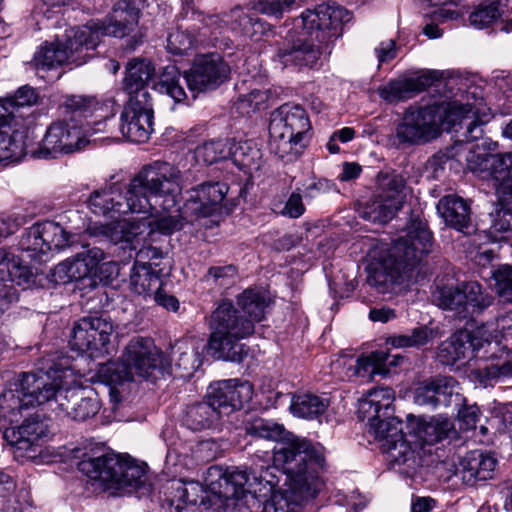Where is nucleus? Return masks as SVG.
<instances>
[{"mask_svg": "<svg viewBox=\"0 0 512 512\" xmlns=\"http://www.w3.org/2000/svg\"><path fill=\"white\" fill-rule=\"evenodd\" d=\"M153 103L127 102L120 116V131L129 141L146 142L153 131Z\"/></svg>", "mask_w": 512, "mask_h": 512, "instance_id": "obj_22", "label": "nucleus"}, {"mask_svg": "<svg viewBox=\"0 0 512 512\" xmlns=\"http://www.w3.org/2000/svg\"><path fill=\"white\" fill-rule=\"evenodd\" d=\"M296 0H259L253 4V9L276 18H281L285 11L290 10Z\"/></svg>", "mask_w": 512, "mask_h": 512, "instance_id": "obj_64", "label": "nucleus"}, {"mask_svg": "<svg viewBox=\"0 0 512 512\" xmlns=\"http://www.w3.org/2000/svg\"><path fill=\"white\" fill-rule=\"evenodd\" d=\"M181 78H183V74L176 66H167L154 89L161 94L168 95L175 103H185L188 96L181 84Z\"/></svg>", "mask_w": 512, "mask_h": 512, "instance_id": "obj_49", "label": "nucleus"}, {"mask_svg": "<svg viewBox=\"0 0 512 512\" xmlns=\"http://www.w3.org/2000/svg\"><path fill=\"white\" fill-rule=\"evenodd\" d=\"M122 457L114 452L85 457L78 463V468L91 480L100 482L105 489H111L118 470L121 469Z\"/></svg>", "mask_w": 512, "mask_h": 512, "instance_id": "obj_27", "label": "nucleus"}, {"mask_svg": "<svg viewBox=\"0 0 512 512\" xmlns=\"http://www.w3.org/2000/svg\"><path fill=\"white\" fill-rule=\"evenodd\" d=\"M253 386L249 381L241 379H226L211 383L205 399H208L220 416L243 408L253 396Z\"/></svg>", "mask_w": 512, "mask_h": 512, "instance_id": "obj_20", "label": "nucleus"}, {"mask_svg": "<svg viewBox=\"0 0 512 512\" xmlns=\"http://www.w3.org/2000/svg\"><path fill=\"white\" fill-rule=\"evenodd\" d=\"M436 208L448 227L464 234L470 233L473 228L471 208L465 199L456 194L445 195L438 201Z\"/></svg>", "mask_w": 512, "mask_h": 512, "instance_id": "obj_28", "label": "nucleus"}, {"mask_svg": "<svg viewBox=\"0 0 512 512\" xmlns=\"http://www.w3.org/2000/svg\"><path fill=\"white\" fill-rule=\"evenodd\" d=\"M408 119L416 121L428 138H434L441 131L459 134L461 141L473 142L483 136V126L491 118L490 113L471 103L442 102L425 107L407 109Z\"/></svg>", "mask_w": 512, "mask_h": 512, "instance_id": "obj_5", "label": "nucleus"}, {"mask_svg": "<svg viewBox=\"0 0 512 512\" xmlns=\"http://www.w3.org/2000/svg\"><path fill=\"white\" fill-rule=\"evenodd\" d=\"M104 251L99 247L88 248L76 254L75 264L78 278L87 276L91 271L95 270L98 264L104 260Z\"/></svg>", "mask_w": 512, "mask_h": 512, "instance_id": "obj_57", "label": "nucleus"}, {"mask_svg": "<svg viewBox=\"0 0 512 512\" xmlns=\"http://www.w3.org/2000/svg\"><path fill=\"white\" fill-rule=\"evenodd\" d=\"M312 135L311 121L302 106L285 103L272 113L269 149L280 159H297L308 147Z\"/></svg>", "mask_w": 512, "mask_h": 512, "instance_id": "obj_7", "label": "nucleus"}, {"mask_svg": "<svg viewBox=\"0 0 512 512\" xmlns=\"http://www.w3.org/2000/svg\"><path fill=\"white\" fill-rule=\"evenodd\" d=\"M229 191L224 182L208 181L191 188L188 191L182 216L185 219L209 217L221 210L222 202Z\"/></svg>", "mask_w": 512, "mask_h": 512, "instance_id": "obj_19", "label": "nucleus"}, {"mask_svg": "<svg viewBox=\"0 0 512 512\" xmlns=\"http://www.w3.org/2000/svg\"><path fill=\"white\" fill-rule=\"evenodd\" d=\"M171 373L175 377L190 378L201 366L199 353L188 345H176L171 352Z\"/></svg>", "mask_w": 512, "mask_h": 512, "instance_id": "obj_42", "label": "nucleus"}, {"mask_svg": "<svg viewBox=\"0 0 512 512\" xmlns=\"http://www.w3.org/2000/svg\"><path fill=\"white\" fill-rule=\"evenodd\" d=\"M82 127L71 125L65 120L51 123L43 139L31 152L35 159H55L61 154H70L85 143Z\"/></svg>", "mask_w": 512, "mask_h": 512, "instance_id": "obj_18", "label": "nucleus"}, {"mask_svg": "<svg viewBox=\"0 0 512 512\" xmlns=\"http://www.w3.org/2000/svg\"><path fill=\"white\" fill-rule=\"evenodd\" d=\"M283 470L280 471L278 465H263V464H254L251 467V476L253 485L262 486L264 489H267V492L270 493V499L267 501H271L272 497L275 493L278 492H288L293 490V486L291 482H287V488L279 487L280 478L283 476Z\"/></svg>", "mask_w": 512, "mask_h": 512, "instance_id": "obj_44", "label": "nucleus"}, {"mask_svg": "<svg viewBox=\"0 0 512 512\" xmlns=\"http://www.w3.org/2000/svg\"><path fill=\"white\" fill-rule=\"evenodd\" d=\"M155 75L156 69L152 61L143 58L128 61L123 78V91L128 97L127 102L152 103L149 85Z\"/></svg>", "mask_w": 512, "mask_h": 512, "instance_id": "obj_23", "label": "nucleus"}, {"mask_svg": "<svg viewBox=\"0 0 512 512\" xmlns=\"http://www.w3.org/2000/svg\"><path fill=\"white\" fill-rule=\"evenodd\" d=\"M409 433H413L421 444L434 445L455 433L454 424L448 418L442 415L431 417L429 420L424 418L411 419L408 424Z\"/></svg>", "mask_w": 512, "mask_h": 512, "instance_id": "obj_30", "label": "nucleus"}, {"mask_svg": "<svg viewBox=\"0 0 512 512\" xmlns=\"http://www.w3.org/2000/svg\"><path fill=\"white\" fill-rule=\"evenodd\" d=\"M10 259L8 271L5 275V281H9L18 286L28 285L33 278L31 268L28 265L23 264L22 260L14 254Z\"/></svg>", "mask_w": 512, "mask_h": 512, "instance_id": "obj_61", "label": "nucleus"}, {"mask_svg": "<svg viewBox=\"0 0 512 512\" xmlns=\"http://www.w3.org/2000/svg\"><path fill=\"white\" fill-rule=\"evenodd\" d=\"M48 371L38 370L22 373L13 387L5 388L0 394V421L18 423L23 411L35 406H44L53 396Z\"/></svg>", "mask_w": 512, "mask_h": 512, "instance_id": "obj_9", "label": "nucleus"}, {"mask_svg": "<svg viewBox=\"0 0 512 512\" xmlns=\"http://www.w3.org/2000/svg\"><path fill=\"white\" fill-rule=\"evenodd\" d=\"M171 490L170 504L176 512H181L188 505L203 503L205 489L198 481H173Z\"/></svg>", "mask_w": 512, "mask_h": 512, "instance_id": "obj_41", "label": "nucleus"}, {"mask_svg": "<svg viewBox=\"0 0 512 512\" xmlns=\"http://www.w3.org/2000/svg\"><path fill=\"white\" fill-rule=\"evenodd\" d=\"M230 31L235 35L253 38L264 29L263 23L253 14L246 12L241 7H235L229 11L228 19Z\"/></svg>", "mask_w": 512, "mask_h": 512, "instance_id": "obj_47", "label": "nucleus"}, {"mask_svg": "<svg viewBox=\"0 0 512 512\" xmlns=\"http://www.w3.org/2000/svg\"><path fill=\"white\" fill-rule=\"evenodd\" d=\"M175 30L168 33L167 51L176 56L188 54L196 44V32L201 31V26L193 21H183Z\"/></svg>", "mask_w": 512, "mask_h": 512, "instance_id": "obj_39", "label": "nucleus"}, {"mask_svg": "<svg viewBox=\"0 0 512 512\" xmlns=\"http://www.w3.org/2000/svg\"><path fill=\"white\" fill-rule=\"evenodd\" d=\"M416 121L408 119V111L406 110L403 122L397 126L396 137L401 144H416L420 141L428 140L424 130L418 126Z\"/></svg>", "mask_w": 512, "mask_h": 512, "instance_id": "obj_60", "label": "nucleus"}, {"mask_svg": "<svg viewBox=\"0 0 512 512\" xmlns=\"http://www.w3.org/2000/svg\"><path fill=\"white\" fill-rule=\"evenodd\" d=\"M432 83L433 79L429 75L394 79L379 87L378 93L387 103H396L416 96L430 87Z\"/></svg>", "mask_w": 512, "mask_h": 512, "instance_id": "obj_31", "label": "nucleus"}, {"mask_svg": "<svg viewBox=\"0 0 512 512\" xmlns=\"http://www.w3.org/2000/svg\"><path fill=\"white\" fill-rule=\"evenodd\" d=\"M502 14L500 0H486L470 13L469 22L476 29H484L494 24Z\"/></svg>", "mask_w": 512, "mask_h": 512, "instance_id": "obj_51", "label": "nucleus"}, {"mask_svg": "<svg viewBox=\"0 0 512 512\" xmlns=\"http://www.w3.org/2000/svg\"><path fill=\"white\" fill-rule=\"evenodd\" d=\"M164 357L156 351L151 338L131 339L122 355V362L103 365L99 374L109 385L133 381L134 375L145 380H155L164 372Z\"/></svg>", "mask_w": 512, "mask_h": 512, "instance_id": "obj_8", "label": "nucleus"}, {"mask_svg": "<svg viewBox=\"0 0 512 512\" xmlns=\"http://www.w3.org/2000/svg\"><path fill=\"white\" fill-rule=\"evenodd\" d=\"M437 376L430 377L418 383L414 390V402L419 406H428L433 409L438 407L437 403Z\"/></svg>", "mask_w": 512, "mask_h": 512, "instance_id": "obj_59", "label": "nucleus"}, {"mask_svg": "<svg viewBox=\"0 0 512 512\" xmlns=\"http://www.w3.org/2000/svg\"><path fill=\"white\" fill-rule=\"evenodd\" d=\"M378 192L361 209L360 216L373 223L389 222L402 208L406 194L405 178L395 172H379Z\"/></svg>", "mask_w": 512, "mask_h": 512, "instance_id": "obj_13", "label": "nucleus"}, {"mask_svg": "<svg viewBox=\"0 0 512 512\" xmlns=\"http://www.w3.org/2000/svg\"><path fill=\"white\" fill-rule=\"evenodd\" d=\"M237 305L245 318H249L255 326V323L263 320L268 302L261 291L249 288L237 296Z\"/></svg>", "mask_w": 512, "mask_h": 512, "instance_id": "obj_46", "label": "nucleus"}, {"mask_svg": "<svg viewBox=\"0 0 512 512\" xmlns=\"http://www.w3.org/2000/svg\"><path fill=\"white\" fill-rule=\"evenodd\" d=\"M404 361L400 354L391 355L386 351H374L368 356H361L356 360L353 375L371 380L374 375L387 376L392 368Z\"/></svg>", "mask_w": 512, "mask_h": 512, "instance_id": "obj_32", "label": "nucleus"}, {"mask_svg": "<svg viewBox=\"0 0 512 512\" xmlns=\"http://www.w3.org/2000/svg\"><path fill=\"white\" fill-rule=\"evenodd\" d=\"M75 234L60 222L45 220L27 228L18 242L19 249L32 261L47 262L54 252L72 245Z\"/></svg>", "mask_w": 512, "mask_h": 512, "instance_id": "obj_12", "label": "nucleus"}, {"mask_svg": "<svg viewBox=\"0 0 512 512\" xmlns=\"http://www.w3.org/2000/svg\"><path fill=\"white\" fill-rule=\"evenodd\" d=\"M489 356L490 363L479 370L483 381H498L512 378V351L494 344Z\"/></svg>", "mask_w": 512, "mask_h": 512, "instance_id": "obj_38", "label": "nucleus"}, {"mask_svg": "<svg viewBox=\"0 0 512 512\" xmlns=\"http://www.w3.org/2000/svg\"><path fill=\"white\" fill-rule=\"evenodd\" d=\"M39 100V95L35 88L24 85L17 89L13 96L0 98L1 105L6 107L10 113V123L15 119V113L21 107H31L36 105Z\"/></svg>", "mask_w": 512, "mask_h": 512, "instance_id": "obj_54", "label": "nucleus"}, {"mask_svg": "<svg viewBox=\"0 0 512 512\" xmlns=\"http://www.w3.org/2000/svg\"><path fill=\"white\" fill-rule=\"evenodd\" d=\"M103 109L102 102L95 95L65 94L61 97L59 110L66 122L82 127L84 134L90 132L88 118Z\"/></svg>", "mask_w": 512, "mask_h": 512, "instance_id": "obj_25", "label": "nucleus"}, {"mask_svg": "<svg viewBox=\"0 0 512 512\" xmlns=\"http://www.w3.org/2000/svg\"><path fill=\"white\" fill-rule=\"evenodd\" d=\"M50 418L35 413L26 418L18 427H8L3 432V438L11 446L19 450L35 451L33 446L39 440L49 437Z\"/></svg>", "mask_w": 512, "mask_h": 512, "instance_id": "obj_24", "label": "nucleus"}, {"mask_svg": "<svg viewBox=\"0 0 512 512\" xmlns=\"http://www.w3.org/2000/svg\"><path fill=\"white\" fill-rule=\"evenodd\" d=\"M181 78H183V74L176 66H167L154 89L161 94L168 95L175 103H185L188 96L181 84Z\"/></svg>", "mask_w": 512, "mask_h": 512, "instance_id": "obj_48", "label": "nucleus"}, {"mask_svg": "<svg viewBox=\"0 0 512 512\" xmlns=\"http://www.w3.org/2000/svg\"><path fill=\"white\" fill-rule=\"evenodd\" d=\"M219 410L208 399L188 405L182 419L183 424L192 431L211 429L220 420Z\"/></svg>", "mask_w": 512, "mask_h": 512, "instance_id": "obj_36", "label": "nucleus"}, {"mask_svg": "<svg viewBox=\"0 0 512 512\" xmlns=\"http://www.w3.org/2000/svg\"><path fill=\"white\" fill-rule=\"evenodd\" d=\"M162 279L159 271H156L150 263H134L130 273L131 290L143 297H151L162 287Z\"/></svg>", "mask_w": 512, "mask_h": 512, "instance_id": "obj_35", "label": "nucleus"}, {"mask_svg": "<svg viewBox=\"0 0 512 512\" xmlns=\"http://www.w3.org/2000/svg\"><path fill=\"white\" fill-rule=\"evenodd\" d=\"M497 293L506 301L512 303V266L503 265L492 272Z\"/></svg>", "mask_w": 512, "mask_h": 512, "instance_id": "obj_63", "label": "nucleus"}, {"mask_svg": "<svg viewBox=\"0 0 512 512\" xmlns=\"http://www.w3.org/2000/svg\"><path fill=\"white\" fill-rule=\"evenodd\" d=\"M11 125L0 127V162L17 159L23 152L22 136Z\"/></svg>", "mask_w": 512, "mask_h": 512, "instance_id": "obj_55", "label": "nucleus"}, {"mask_svg": "<svg viewBox=\"0 0 512 512\" xmlns=\"http://www.w3.org/2000/svg\"><path fill=\"white\" fill-rule=\"evenodd\" d=\"M286 400L290 401V409L295 416L309 420L316 419L324 414L329 406V400L327 398L311 393L293 396L280 392L275 394L276 404Z\"/></svg>", "mask_w": 512, "mask_h": 512, "instance_id": "obj_33", "label": "nucleus"}, {"mask_svg": "<svg viewBox=\"0 0 512 512\" xmlns=\"http://www.w3.org/2000/svg\"><path fill=\"white\" fill-rule=\"evenodd\" d=\"M273 460L285 474L283 486L291 482L293 490L275 493L271 501L263 502L261 512H298L325 467L323 448L289 433L274 446Z\"/></svg>", "mask_w": 512, "mask_h": 512, "instance_id": "obj_2", "label": "nucleus"}, {"mask_svg": "<svg viewBox=\"0 0 512 512\" xmlns=\"http://www.w3.org/2000/svg\"><path fill=\"white\" fill-rule=\"evenodd\" d=\"M98 46V34L89 29H77L64 44H45L35 52L33 63L37 70H50L65 63L80 66L91 57Z\"/></svg>", "mask_w": 512, "mask_h": 512, "instance_id": "obj_11", "label": "nucleus"}, {"mask_svg": "<svg viewBox=\"0 0 512 512\" xmlns=\"http://www.w3.org/2000/svg\"><path fill=\"white\" fill-rule=\"evenodd\" d=\"M195 158L206 165L229 158V141L216 139L206 141L195 149Z\"/></svg>", "mask_w": 512, "mask_h": 512, "instance_id": "obj_53", "label": "nucleus"}, {"mask_svg": "<svg viewBox=\"0 0 512 512\" xmlns=\"http://www.w3.org/2000/svg\"><path fill=\"white\" fill-rule=\"evenodd\" d=\"M48 374L54 395L46 403L47 410L75 421H85L98 413L100 405L92 390L68 387L65 370L49 369Z\"/></svg>", "mask_w": 512, "mask_h": 512, "instance_id": "obj_10", "label": "nucleus"}, {"mask_svg": "<svg viewBox=\"0 0 512 512\" xmlns=\"http://www.w3.org/2000/svg\"><path fill=\"white\" fill-rule=\"evenodd\" d=\"M432 246L433 236L427 224L422 221L413 223L405 237L393 241L387 258L369 265L367 284L378 293L390 292L431 252Z\"/></svg>", "mask_w": 512, "mask_h": 512, "instance_id": "obj_4", "label": "nucleus"}, {"mask_svg": "<svg viewBox=\"0 0 512 512\" xmlns=\"http://www.w3.org/2000/svg\"><path fill=\"white\" fill-rule=\"evenodd\" d=\"M246 435L253 439L273 440L280 443L290 433L280 424L263 418H251L244 423Z\"/></svg>", "mask_w": 512, "mask_h": 512, "instance_id": "obj_50", "label": "nucleus"}, {"mask_svg": "<svg viewBox=\"0 0 512 512\" xmlns=\"http://www.w3.org/2000/svg\"><path fill=\"white\" fill-rule=\"evenodd\" d=\"M431 330L426 326L414 328L409 335H395L388 338V343L395 348L419 347L428 343Z\"/></svg>", "mask_w": 512, "mask_h": 512, "instance_id": "obj_58", "label": "nucleus"}, {"mask_svg": "<svg viewBox=\"0 0 512 512\" xmlns=\"http://www.w3.org/2000/svg\"><path fill=\"white\" fill-rule=\"evenodd\" d=\"M437 403L439 406L460 407L465 402V398L460 393L458 381L452 376H437Z\"/></svg>", "mask_w": 512, "mask_h": 512, "instance_id": "obj_52", "label": "nucleus"}, {"mask_svg": "<svg viewBox=\"0 0 512 512\" xmlns=\"http://www.w3.org/2000/svg\"><path fill=\"white\" fill-rule=\"evenodd\" d=\"M230 65L219 53L197 55L190 68L183 72L189 91L195 100L200 93L214 91L229 80Z\"/></svg>", "mask_w": 512, "mask_h": 512, "instance_id": "obj_16", "label": "nucleus"}, {"mask_svg": "<svg viewBox=\"0 0 512 512\" xmlns=\"http://www.w3.org/2000/svg\"><path fill=\"white\" fill-rule=\"evenodd\" d=\"M229 158L241 170H258L262 152L253 140L229 141Z\"/></svg>", "mask_w": 512, "mask_h": 512, "instance_id": "obj_40", "label": "nucleus"}, {"mask_svg": "<svg viewBox=\"0 0 512 512\" xmlns=\"http://www.w3.org/2000/svg\"><path fill=\"white\" fill-rule=\"evenodd\" d=\"M485 345L491 347L492 343L480 335V331L461 329L440 344L437 357L443 365L452 366L477 357Z\"/></svg>", "mask_w": 512, "mask_h": 512, "instance_id": "obj_21", "label": "nucleus"}, {"mask_svg": "<svg viewBox=\"0 0 512 512\" xmlns=\"http://www.w3.org/2000/svg\"><path fill=\"white\" fill-rule=\"evenodd\" d=\"M237 267L233 264L211 266L202 280L209 286L228 288L234 284L237 277Z\"/></svg>", "mask_w": 512, "mask_h": 512, "instance_id": "obj_56", "label": "nucleus"}, {"mask_svg": "<svg viewBox=\"0 0 512 512\" xmlns=\"http://www.w3.org/2000/svg\"><path fill=\"white\" fill-rule=\"evenodd\" d=\"M144 223L136 221H123L89 224L86 232L92 237L104 238L113 244H122V247L130 245L133 240L143 233Z\"/></svg>", "mask_w": 512, "mask_h": 512, "instance_id": "obj_29", "label": "nucleus"}, {"mask_svg": "<svg viewBox=\"0 0 512 512\" xmlns=\"http://www.w3.org/2000/svg\"><path fill=\"white\" fill-rule=\"evenodd\" d=\"M213 473L219 476L218 490L213 482L210 483L211 490L220 497H238L246 484L253 486L251 470L247 472L246 470L235 468L222 472L218 467H211L209 474L212 475Z\"/></svg>", "mask_w": 512, "mask_h": 512, "instance_id": "obj_34", "label": "nucleus"}, {"mask_svg": "<svg viewBox=\"0 0 512 512\" xmlns=\"http://www.w3.org/2000/svg\"><path fill=\"white\" fill-rule=\"evenodd\" d=\"M146 468L145 464H138L128 456L122 457L121 469L111 489L132 492L144 487L147 482Z\"/></svg>", "mask_w": 512, "mask_h": 512, "instance_id": "obj_37", "label": "nucleus"}, {"mask_svg": "<svg viewBox=\"0 0 512 512\" xmlns=\"http://www.w3.org/2000/svg\"><path fill=\"white\" fill-rule=\"evenodd\" d=\"M466 160L468 170L479 179L488 182L498 198L512 195V152H470Z\"/></svg>", "mask_w": 512, "mask_h": 512, "instance_id": "obj_15", "label": "nucleus"}, {"mask_svg": "<svg viewBox=\"0 0 512 512\" xmlns=\"http://www.w3.org/2000/svg\"><path fill=\"white\" fill-rule=\"evenodd\" d=\"M208 327V354L217 360L242 363L248 356L249 348L241 340L255 332L251 320L245 318L231 300L223 299L211 312Z\"/></svg>", "mask_w": 512, "mask_h": 512, "instance_id": "obj_6", "label": "nucleus"}, {"mask_svg": "<svg viewBox=\"0 0 512 512\" xmlns=\"http://www.w3.org/2000/svg\"><path fill=\"white\" fill-rule=\"evenodd\" d=\"M394 401V390L390 387H374L370 389L361 402L360 412L363 416L388 415Z\"/></svg>", "mask_w": 512, "mask_h": 512, "instance_id": "obj_45", "label": "nucleus"}, {"mask_svg": "<svg viewBox=\"0 0 512 512\" xmlns=\"http://www.w3.org/2000/svg\"><path fill=\"white\" fill-rule=\"evenodd\" d=\"M180 171L174 165L155 161L144 166L130 181L125 195L113 187L95 190L88 199V207L96 215L158 213L176 204L180 193Z\"/></svg>", "mask_w": 512, "mask_h": 512, "instance_id": "obj_1", "label": "nucleus"}, {"mask_svg": "<svg viewBox=\"0 0 512 512\" xmlns=\"http://www.w3.org/2000/svg\"><path fill=\"white\" fill-rule=\"evenodd\" d=\"M300 18L308 38L277 49L272 60L282 69L313 68L329 43L341 36L342 25L351 20V14L344 7L320 4L303 11Z\"/></svg>", "mask_w": 512, "mask_h": 512, "instance_id": "obj_3", "label": "nucleus"}, {"mask_svg": "<svg viewBox=\"0 0 512 512\" xmlns=\"http://www.w3.org/2000/svg\"><path fill=\"white\" fill-rule=\"evenodd\" d=\"M497 463L491 453L473 450L460 460L458 472L466 485L476 486L479 482L493 478Z\"/></svg>", "mask_w": 512, "mask_h": 512, "instance_id": "obj_26", "label": "nucleus"}, {"mask_svg": "<svg viewBox=\"0 0 512 512\" xmlns=\"http://www.w3.org/2000/svg\"><path fill=\"white\" fill-rule=\"evenodd\" d=\"M138 23V13L137 12H124V11H114V14L109 18L108 24H103L99 27H84L83 29H89L92 32L100 35H112L117 38H122L128 35L130 32L134 30V27ZM100 42V38H98V43Z\"/></svg>", "mask_w": 512, "mask_h": 512, "instance_id": "obj_43", "label": "nucleus"}, {"mask_svg": "<svg viewBox=\"0 0 512 512\" xmlns=\"http://www.w3.org/2000/svg\"><path fill=\"white\" fill-rule=\"evenodd\" d=\"M229 12L223 13L221 15H209L204 16L201 12L200 17H195V22L197 25L201 26L202 29H209L210 35L214 38H217L218 35H221L225 32L230 31L229 27Z\"/></svg>", "mask_w": 512, "mask_h": 512, "instance_id": "obj_62", "label": "nucleus"}, {"mask_svg": "<svg viewBox=\"0 0 512 512\" xmlns=\"http://www.w3.org/2000/svg\"><path fill=\"white\" fill-rule=\"evenodd\" d=\"M111 321L102 317L86 316L75 322L69 345L72 350L89 353L90 357L109 354L110 339L113 333Z\"/></svg>", "mask_w": 512, "mask_h": 512, "instance_id": "obj_17", "label": "nucleus"}, {"mask_svg": "<svg viewBox=\"0 0 512 512\" xmlns=\"http://www.w3.org/2000/svg\"><path fill=\"white\" fill-rule=\"evenodd\" d=\"M438 306L453 310L460 317H473L488 308L494 298L476 281L463 282L457 286H442L435 293Z\"/></svg>", "mask_w": 512, "mask_h": 512, "instance_id": "obj_14", "label": "nucleus"}]
</instances>
